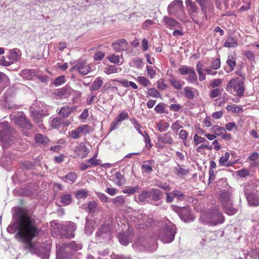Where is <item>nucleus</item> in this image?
<instances>
[{
  "instance_id": "nucleus-1",
  "label": "nucleus",
  "mask_w": 259,
  "mask_h": 259,
  "mask_svg": "<svg viewBox=\"0 0 259 259\" xmlns=\"http://www.w3.org/2000/svg\"><path fill=\"white\" fill-rule=\"evenodd\" d=\"M14 218L17 223L18 229L17 235L25 243L24 248L29 249L31 253H36L40 256V253L37 249L38 245L31 242V240L37 235L38 232L34 225L31 212L26 209L18 208Z\"/></svg>"
},
{
  "instance_id": "nucleus-2",
  "label": "nucleus",
  "mask_w": 259,
  "mask_h": 259,
  "mask_svg": "<svg viewBox=\"0 0 259 259\" xmlns=\"http://www.w3.org/2000/svg\"><path fill=\"white\" fill-rule=\"evenodd\" d=\"M200 219L203 223L211 226L222 224L225 220L222 213L217 208L203 212L200 216Z\"/></svg>"
},
{
  "instance_id": "nucleus-3",
  "label": "nucleus",
  "mask_w": 259,
  "mask_h": 259,
  "mask_svg": "<svg viewBox=\"0 0 259 259\" xmlns=\"http://www.w3.org/2000/svg\"><path fill=\"white\" fill-rule=\"evenodd\" d=\"M176 226L169 221L165 222L160 230L159 239L164 243L172 242L176 234Z\"/></svg>"
},
{
  "instance_id": "nucleus-4",
  "label": "nucleus",
  "mask_w": 259,
  "mask_h": 259,
  "mask_svg": "<svg viewBox=\"0 0 259 259\" xmlns=\"http://www.w3.org/2000/svg\"><path fill=\"white\" fill-rule=\"evenodd\" d=\"M15 134L14 130L11 127L8 122H4L0 123V141L3 147H8L12 143V137Z\"/></svg>"
},
{
  "instance_id": "nucleus-5",
  "label": "nucleus",
  "mask_w": 259,
  "mask_h": 259,
  "mask_svg": "<svg viewBox=\"0 0 259 259\" xmlns=\"http://www.w3.org/2000/svg\"><path fill=\"white\" fill-rule=\"evenodd\" d=\"M226 90L237 96H243L244 92L243 80L238 77L231 79L226 84Z\"/></svg>"
},
{
  "instance_id": "nucleus-6",
  "label": "nucleus",
  "mask_w": 259,
  "mask_h": 259,
  "mask_svg": "<svg viewBox=\"0 0 259 259\" xmlns=\"http://www.w3.org/2000/svg\"><path fill=\"white\" fill-rule=\"evenodd\" d=\"M232 193L229 191H222L220 195V200L227 214L234 215L237 212V209L233 205L231 199Z\"/></svg>"
},
{
  "instance_id": "nucleus-7",
  "label": "nucleus",
  "mask_w": 259,
  "mask_h": 259,
  "mask_svg": "<svg viewBox=\"0 0 259 259\" xmlns=\"http://www.w3.org/2000/svg\"><path fill=\"white\" fill-rule=\"evenodd\" d=\"M10 118L22 131L30 130L32 127L31 122L23 112L13 113L10 115Z\"/></svg>"
},
{
  "instance_id": "nucleus-8",
  "label": "nucleus",
  "mask_w": 259,
  "mask_h": 259,
  "mask_svg": "<svg viewBox=\"0 0 259 259\" xmlns=\"http://www.w3.org/2000/svg\"><path fill=\"white\" fill-rule=\"evenodd\" d=\"M155 240L149 238V236L139 238L134 244L136 248L143 246L147 250L152 251H155L157 248L156 243H154Z\"/></svg>"
},
{
  "instance_id": "nucleus-9",
  "label": "nucleus",
  "mask_w": 259,
  "mask_h": 259,
  "mask_svg": "<svg viewBox=\"0 0 259 259\" xmlns=\"http://www.w3.org/2000/svg\"><path fill=\"white\" fill-rule=\"evenodd\" d=\"M111 238V233L109 226L103 225L96 233V239L99 243L108 241Z\"/></svg>"
},
{
  "instance_id": "nucleus-10",
  "label": "nucleus",
  "mask_w": 259,
  "mask_h": 259,
  "mask_svg": "<svg viewBox=\"0 0 259 259\" xmlns=\"http://www.w3.org/2000/svg\"><path fill=\"white\" fill-rule=\"evenodd\" d=\"M76 230V225L73 222H67L61 226V233L67 238H72L75 236L74 232Z\"/></svg>"
},
{
  "instance_id": "nucleus-11",
  "label": "nucleus",
  "mask_w": 259,
  "mask_h": 259,
  "mask_svg": "<svg viewBox=\"0 0 259 259\" xmlns=\"http://www.w3.org/2000/svg\"><path fill=\"white\" fill-rule=\"evenodd\" d=\"M183 10V3L181 0H175L171 2L167 7L169 14L176 15Z\"/></svg>"
},
{
  "instance_id": "nucleus-12",
  "label": "nucleus",
  "mask_w": 259,
  "mask_h": 259,
  "mask_svg": "<svg viewBox=\"0 0 259 259\" xmlns=\"http://www.w3.org/2000/svg\"><path fill=\"white\" fill-rule=\"evenodd\" d=\"M89 132V126L87 124H83L69 132V135L72 139H76L80 138L82 135H85Z\"/></svg>"
},
{
  "instance_id": "nucleus-13",
  "label": "nucleus",
  "mask_w": 259,
  "mask_h": 259,
  "mask_svg": "<svg viewBox=\"0 0 259 259\" xmlns=\"http://www.w3.org/2000/svg\"><path fill=\"white\" fill-rule=\"evenodd\" d=\"M128 117V114L126 111H122L116 117L114 120L111 123L110 127V131L117 128L118 124L123 120L127 119Z\"/></svg>"
},
{
  "instance_id": "nucleus-14",
  "label": "nucleus",
  "mask_w": 259,
  "mask_h": 259,
  "mask_svg": "<svg viewBox=\"0 0 259 259\" xmlns=\"http://www.w3.org/2000/svg\"><path fill=\"white\" fill-rule=\"evenodd\" d=\"M180 217L182 220L185 222L192 221L194 218L191 214V210L189 207H184L180 209Z\"/></svg>"
},
{
  "instance_id": "nucleus-15",
  "label": "nucleus",
  "mask_w": 259,
  "mask_h": 259,
  "mask_svg": "<svg viewBox=\"0 0 259 259\" xmlns=\"http://www.w3.org/2000/svg\"><path fill=\"white\" fill-rule=\"evenodd\" d=\"M30 111L34 121L38 125V126H40L41 125V119L45 115L44 112L42 111L35 110L33 106L30 107Z\"/></svg>"
},
{
  "instance_id": "nucleus-16",
  "label": "nucleus",
  "mask_w": 259,
  "mask_h": 259,
  "mask_svg": "<svg viewBox=\"0 0 259 259\" xmlns=\"http://www.w3.org/2000/svg\"><path fill=\"white\" fill-rule=\"evenodd\" d=\"M77 67V70L80 74L82 75L87 74L91 70L90 65L84 61H79L75 66Z\"/></svg>"
},
{
  "instance_id": "nucleus-17",
  "label": "nucleus",
  "mask_w": 259,
  "mask_h": 259,
  "mask_svg": "<svg viewBox=\"0 0 259 259\" xmlns=\"http://www.w3.org/2000/svg\"><path fill=\"white\" fill-rule=\"evenodd\" d=\"M162 192L161 190L157 189H152L149 191V199L147 201L149 202L152 200L154 201H159L161 199Z\"/></svg>"
},
{
  "instance_id": "nucleus-18",
  "label": "nucleus",
  "mask_w": 259,
  "mask_h": 259,
  "mask_svg": "<svg viewBox=\"0 0 259 259\" xmlns=\"http://www.w3.org/2000/svg\"><path fill=\"white\" fill-rule=\"evenodd\" d=\"M189 14L193 21L197 23V21L194 19V14L197 13L198 8L192 0H186L185 2Z\"/></svg>"
},
{
  "instance_id": "nucleus-19",
  "label": "nucleus",
  "mask_w": 259,
  "mask_h": 259,
  "mask_svg": "<svg viewBox=\"0 0 259 259\" xmlns=\"http://www.w3.org/2000/svg\"><path fill=\"white\" fill-rule=\"evenodd\" d=\"M113 49L117 52L125 51L128 49V44L124 39H120L112 43Z\"/></svg>"
},
{
  "instance_id": "nucleus-20",
  "label": "nucleus",
  "mask_w": 259,
  "mask_h": 259,
  "mask_svg": "<svg viewBox=\"0 0 259 259\" xmlns=\"http://www.w3.org/2000/svg\"><path fill=\"white\" fill-rule=\"evenodd\" d=\"M70 93L71 89L70 88H63L58 89L54 95L57 99H62L68 97Z\"/></svg>"
},
{
  "instance_id": "nucleus-21",
  "label": "nucleus",
  "mask_w": 259,
  "mask_h": 259,
  "mask_svg": "<svg viewBox=\"0 0 259 259\" xmlns=\"http://www.w3.org/2000/svg\"><path fill=\"white\" fill-rule=\"evenodd\" d=\"M163 21L167 28H176L181 27V24L171 17L165 16L163 18Z\"/></svg>"
},
{
  "instance_id": "nucleus-22",
  "label": "nucleus",
  "mask_w": 259,
  "mask_h": 259,
  "mask_svg": "<svg viewBox=\"0 0 259 259\" xmlns=\"http://www.w3.org/2000/svg\"><path fill=\"white\" fill-rule=\"evenodd\" d=\"M74 152L78 156L81 157V158L85 157L89 153V150L83 144H81L79 146L75 147Z\"/></svg>"
},
{
  "instance_id": "nucleus-23",
  "label": "nucleus",
  "mask_w": 259,
  "mask_h": 259,
  "mask_svg": "<svg viewBox=\"0 0 259 259\" xmlns=\"http://www.w3.org/2000/svg\"><path fill=\"white\" fill-rule=\"evenodd\" d=\"M21 56V51L17 48L10 50L8 58L10 60L12 64L14 61H17Z\"/></svg>"
},
{
  "instance_id": "nucleus-24",
  "label": "nucleus",
  "mask_w": 259,
  "mask_h": 259,
  "mask_svg": "<svg viewBox=\"0 0 259 259\" xmlns=\"http://www.w3.org/2000/svg\"><path fill=\"white\" fill-rule=\"evenodd\" d=\"M132 237V234L130 233L129 230L127 232L119 233L118 234L119 240L120 243L125 246L128 244Z\"/></svg>"
},
{
  "instance_id": "nucleus-25",
  "label": "nucleus",
  "mask_w": 259,
  "mask_h": 259,
  "mask_svg": "<svg viewBox=\"0 0 259 259\" xmlns=\"http://www.w3.org/2000/svg\"><path fill=\"white\" fill-rule=\"evenodd\" d=\"M247 199L250 205L256 206L259 205V194L249 193L247 196Z\"/></svg>"
},
{
  "instance_id": "nucleus-26",
  "label": "nucleus",
  "mask_w": 259,
  "mask_h": 259,
  "mask_svg": "<svg viewBox=\"0 0 259 259\" xmlns=\"http://www.w3.org/2000/svg\"><path fill=\"white\" fill-rule=\"evenodd\" d=\"M158 141L163 144H172L174 143V139L169 133L160 135L157 138Z\"/></svg>"
},
{
  "instance_id": "nucleus-27",
  "label": "nucleus",
  "mask_w": 259,
  "mask_h": 259,
  "mask_svg": "<svg viewBox=\"0 0 259 259\" xmlns=\"http://www.w3.org/2000/svg\"><path fill=\"white\" fill-rule=\"evenodd\" d=\"M76 109L77 107L76 106L72 107L68 106H64L60 109L59 114L63 117H67L72 112L76 110Z\"/></svg>"
},
{
  "instance_id": "nucleus-28",
  "label": "nucleus",
  "mask_w": 259,
  "mask_h": 259,
  "mask_svg": "<svg viewBox=\"0 0 259 259\" xmlns=\"http://www.w3.org/2000/svg\"><path fill=\"white\" fill-rule=\"evenodd\" d=\"M139 223L141 225H144L146 227H149L153 223V219L149 218L146 214H141L138 217Z\"/></svg>"
},
{
  "instance_id": "nucleus-29",
  "label": "nucleus",
  "mask_w": 259,
  "mask_h": 259,
  "mask_svg": "<svg viewBox=\"0 0 259 259\" xmlns=\"http://www.w3.org/2000/svg\"><path fill=\"white\" fill-rule=\"evenodd\" d=\"M238 45V40L236 38L229 36L227 38L224 46L227 48H236Z\"/></svg>"
},
{
  "instance_id": "nucleus-30",
  "label": "nucleus",
  "mask_w": 259,
  "mask_h": 259,
  "mask_svg": "<svg viewBox=\"0 0 259 259\" xmlns=\"http://www.w3.org/2000/svg\"><path fill=\"white\" fill-rule=\"evenodd\" d=\"M185 95L186 98L192 100L195 98V94L197 91L192 87H186L184 88Z\"/></svg>"
},
{
  "instance_id": "nucleus-31",
  "label": "nucleus",
  "mask_w": 259,
  "mask_h": 259,
  "mask_svg": "<svg viewBox=\"0 0 259 259\" xmlns=\"http://www.w3.org/2000/svg\"><path fill=\"white\" fill-rule=\"evenodd\" d=\"M169 82L170 84L176 90H180L182 89L183 86L184 85L185 82L180 80H178L177 78L172 77L169 80Z\"/></svg>"
},
{
  "instance_id": "nucleus-32",
  "label": "nucleus",
  "mask_w": 259,
  "mask_h": 259,
  "mask_svg": "<svg viewBox=\"0 0 259 259\" xmlns=\"http://www.w3.org/2000/svg\"><path fill=\"white\" fill-rule=\"evenodd\" d=\"M88 211L90 213H96L100 211V208L94 201H90L88 204Z\"/></svg>"
},
{
  "instance_id": "nucleus-33",
  "label": "nucleus",
  "mask_w": 259,
  "mask_h": 259,
  "mask_svg": "<svg viewBox=\"0 0 259 259\" xmlns=\"http://www.w3.org/2000/svg\"><path fill=\"white\" fill-rule=\"evenodd\" d=\"M103 84V81L102 78L98 77L93 82L90 87V90L92 91H97L101 87Z\"/></svg>"
},
{
  "instance_id": "nucleus-34",
  "label": "nucleus",
  "mask_w": 259,
  "mask_h": 259,
  "mask_svg": "<svg viewBox=\"0 0 259 259\" xmlns=\"http://www.w3.org/2000/svg\"><path fill=\"white\" fill-rule=\"evenodd\" d=\"M189 172V170L187 169H185L181 167L179 164L174 168V172L178 176H183L187 175Z\"/></svg>"
},
{
  "instance_id": "nucleus-35",
  "label": "nucleus",
  "mask_w": 259,
  "mask_h": 259,
  "mask_svg": "<svg viewBox=\"0 0 259 259\" xmlns=\"http://www.w3.org/2000/svg\"><path fill=\"white\" fill-rule=\"evenodd\" d=\"M35 140L36 143L40 144L43 146L47 145L49 142V139L40 134H37L35 135Z\"/></svg>"
},
{
  "instance_id": "nucleus-36",
  "label": "nucleus",
  "mask_w": 259,
  "mask_h": 259,
  "mask_svg": "<svg viewBox=\"0 0 259 259\" xmlns=\"http://www.w3.org/2000/svg\"><path fill=\"white\" fill-rule=\"evenodd\" d=\"M114 181L118 186H122L124 184L125 179L123 175L119 172H116L114 176Z\"/></svg>"
},
{
  "instance_id": "nucleus-37",
  "label": "nucleus",
  "mask_w": 259,
  "mask_h": 259,
  "mask_svg": "<svg viewBox=\"0 0 259 259\" xmlns=\"http://www.w3.org/2000/svg\"><path fill=\"white\" fill-rule=\"evenodd\" d=\"M227 64L229 67L228 70H226V71L228 72H230L232 71L236 65V58L229 56L227 60Z\"/></svg>"
},
{
  "instance_id": "nucleus-38",
  "label": "nucleus",
  "mask_w": 259,
  "mask_h": 259,
  "mask_svg": "<svg viewBox=\"0 0 259 259\" xmlns=\"http://www.w3.org/2000/svg\"><path fill=\"white\" fill-rule=\"evenodd\" d=\"M113 81H118L125 88L131 87L134 89H138V86L135 82L131 81H128L126 79H122L121 80H118L117 79H113Z\"/></svg>"
},
{
  "instance_id": "nucleus-39",
  "label": "nucleus",
  "mask_w": 259,
  "mask_h": 259,
  "mask_svg": "<svg viewBox=\"0 0 259 259\" xmlns=\"http://www.w3.org/2000/svg\"><path fill=\"white\" fill-rule=\"evenodd\" d=\"M230 158V154L228 152H226L224 156H222L219 159V163L220 165H224L226 166H230L231 163L228 162Z\"/></svg>"
},
{
  "instance_id": "nucleus-40",
  "label": "nucleus",
  "mask_w": 259,
  "mask_h": 259,
  "mask_svg": "<svg viewBox=\"0 0 259 259\" xmlns=\"http://www.w3.org/2000/svg\"><path fill=\"white\" fill-rule=\"evenodd\" d=\"M147 199H149V191L144 190L139 195L138 202L141 204L145 203Z\"/></svg>"
},
{
  "instance_id": "nucleus-41",
  "label": "nucleus",
  "mask_w": 259,
  "mask_h": 259,
  "mask_svg": "<svg viewBox=\"0 0 259 259\" xmlns=\"http://www.w3.org/2000/svg\"><path fill=\"white\" fill-rule=\"evenodd\" d=\"M94 222L93 221L86 219V224L85 226V233L87 234H91L94 230Z\"/></svg>"
},
{
  "instance_id": "nucleus-42",
  "label": "nucleus",
  "mask_w": 259,
  "mask_h": 259,
  "mask_svg": "<svg viewBox=\"0 0 259 259\" xmlns=\"http://www.w3.org/2000/svg\"><path fill=\"white\" fill-rule=\"evenodd\" d=\"M61 202L64 205H67L71 203L72 198L70 194H64L60 198Z\"/></svg>"
},
{
  "instance_id": "nucleus-43",
  "label": "nucleus",
  "mask_w": 259,
  "mask_h": 259,
  "mask_svg": "<svg viewBox=\"0 0 259 259\" xmlns=\"http://www.w3.org/2000/svg\"><path fill=\"white\" fill-rule=\"evenodd\" d=\"M89 194L88 190L85 189H80L75 192V196L77 199H84Z\"/></svg>"
},
{
  "instance_id": "nucleus-44",
  "label": "nucleus",
  "mask_w": 259,
  "mask_h": 259,
  "mask_svg": "<svg viewBox=\"0 0 259 259\" xmlns=\"http://www.w3.org/2000/svg\"><path fill=\"white\" fill-rule=\"evenodd\" d=\"M212 132L216 136H220L223 135V133L225 132V129L218 125H213L211 128Z\"/></svg>"
},
{
  "instance_id": "nucleus-45",
  "label": "nucleus",
  "mask_w": 259,
  "mask_h": 259,
  "mask_svg": "<svg viewBox=\"0 0 259 259\" xmlns=\"http://www.w3.org/2000/svg\"><path fill=\"white\" fill-rule=\"evenodd\" d=\"M62 123V120L60 117H56L50 122V125L54 128L59 127Z\"/></svg>"
},
{
  "instance_id": "nucleus-46",
  "label": "nucleus",
  "mask_w": 259,
  "mask_h": 259,
  "mask_svg": "<svg viewBox=\"0 0 259 259\" xmlns=\"http://www.w3.org/2000/svg\"><path fill=\"white\" fill-rule=\"evenodd\" d=\"M65 246V249L67 252H68L70 249L74 251L81 248V247H80L79 245L76 244L74 242H71L70 243L66 244Z\"/></svg>"
},
{
  "instance_id": "nucleus-47",
  "label": "nucleus",
  "mask_w": 259,
  "mask_h": 259,
  "mask_svg": "<svg viewBox=\"0 0 259 259\" xmlns=\"http://www.w3.org/2000/svg\"><path fill=\"white\" fill-rule=\"evenodd\" d=\"M194 70L193 68L187 66H182L179 69V71L182 75H189Z\"/></svg>"
},
{
  "instance_id": "nucleus-48",
  "label": "nucleus",
  "mask_w": 259,
  "mask_h": 259,
  "mask_svg": "<svg viewBox=\"0 0 259 259\" xmlns=\"http://www.w3.org/2000/svg\"><path fill=\"white\" fill-rule=\"evenodd\" d=\"M61 179L63 180H65V179H66L71 182L72 183H73L76 181L77 179V176L75 172H70L67 174L65 176L62 177Z\"/></svg>"
},
{
  "instance_id": "nucleus-49",
  "label": "nucleus",
  "mask_w": 259,
  "mask_h": 259,
  "mask_svg": "<svg viewBox=\"0 0 259 259\" xmlns=\"http://www.w3.org/2000/svg\"><path fill=\"white\" fill-rule=\"evenodd\" d=\"M169 127V124L167 122H159L157 124L158 130L160 132H163L167 130Z\"/></svg>"
},
{
  "instance_id": "nucleus-50",
  "label": "nucleus",
  "mask_w": 259,
  "mask_h": 259,
  "mask_svg": "<svg viewBox=\"0 0 259 259\" xmlns=\"http://www.w3.org/2000/svg\"><path fill=\"white\" fill-rule=\"evenodd\" d=\"M112 201L116 206H121L124 203V199L123 196H119L113 199Z\"/></svg>"
},
{
  "instance_id": "nucleus-51",
  "label": "nucleus",
  "mask_w": 259,
  "mask_h": 259,
  "mask_svg": "<svg viewBox=\"0 0 259 259\" xmlns=\"http://www.w3.org/2000/svg\"><path fill=\"white\" fill-rule=\"evenodd\" d=\"M137 80L142 85L147 87L150 83V81L147 78L143 76H138Z\"/></svg>"
},
{
  "instance_id": "nucleus-52",
  "label": "nucleus",
  "mask_w": 259,
  "mask_h": 259,
  "mask_svg": "<svg viewBox=\"0 0 259 259\" xmlns=\"http://www.w3.org/2000/svg\"><path fill=\"white\" fill-rule=\"evenodd\" d=\"M186 80L190 83H195L197 81V77L194 70L189 74V76L187 77Z\"/></svg>"
},
{
  "instance_id": "nucleus-53",
  "label": "nucleus",
  "mask_w": 259,
  "mask_h": 259,
  "mask_svg": "<svg viewBox=\"0 0 259 259\" xmlns=\"http://www.w3.org/2000/svg\"><path fill=\"white\" fill-rule=\"evenodd\" d=\"M142 136L144 137V141L145 142V147L147 149H150L152 146L151 143V140L147 132H144V134Z\"/></svg>"
},
{
  "instance_id": "nucleus-54",
  "label": "nucleus",
  "mask_w": 259,
  "mask_h": 259,
  "mask_svg": "<svg viewBox=\"0 0 259 259\" xmlns=\"http://www.w3.org/2000/svg\"><path fill=\"white\" fill-rule=\"evenodd\" d=\"M88 162L92 166H97L100 165L101 164V160L100 159H97L95 158V156H93L92 158H90L88 160Z\"/></svg>"
},
{
  "instance_id": "nucleus-55",
  "label": "nucleus",
  "mask_w": 259,
  "mask_h": 259,
  "mask_svg": "<svg viewBox=\"0 0 259 259\" xmlns=\"http://www.w3.org/2000/svg\"><path fill=\"white\" fill-rule=\"evenodd\" d=\"M148 95L153 98H158L160 96V93L155 88L149 89L148 91Z\"/></svg>"
},
{
  "instance_id": "nucleus-56",
  "label": "nucleus",
  "mask_w": 259,
  "mask_h": 259,
  "mask_svg": "<svg viewBox=\"0 0 259 259\" xmlns=\"http://www.w3.org/2000/svg\"><path fill=\"white\" fill-rule=\"evenodd\" d=\"M222 80L221 78L214 79L211 81L209 85L211 88H214L219 87L222 84Z\"/></svg>"
},
{
  "instance_id": "nucleus-57",
  "label": "nucleus",
  "mask_w": 259,
  "mask_h": 259,
  "mask_svg": "<svg viewBox=\"0 0 259 259\" xmlns=\"http://www.w3.org/2000/svg\"><path fill=\"white\" fill-rule=\"evenodd\" d=\"M221 90L217 88L211 91L209 95L211 98H215L219 97L221 95Z\"/></svg>"
},
{
  "instance_id": "nucleus-58",
  "label": "nucleus",
  "mask_w": 259,
  "mask_h": 259,
  "mask_svg": "<svg viewBox=\"0 0 259 259\" xmlns=\"http://www.w3.org/2000/svg\"><path fill=\"white\" fill-rule=\"evenodd\" d=\"M65 82V76L64 75H61L55 79L54 81V83L56 86H59Z\"/></svg>"
},
{
  "instance_id": "nucleus-59",
  "label": "nucleus",
  "mask_w": 259,
  "mask_h": 259,
  "mask_svg": "<svg viewBox=\"0 0 259 259\" xmlns=\"http://www.w3.org/2000/svg\"><path fill=\"white\" fill-rule=\"evenodd\" d=\"M146 70L148 76L151 78H154L156 75V71L153 69L152 67L151 66H147L146 67Z\"/></svg>"
},
{
  "instance_id": "nucleus-60",
  "label": "nucleus",
  "mask_w": 259,
  "mask_h": 259,
  "mask_svg": "<svg viewBox=\"0 0 259 259\" xmlns=\"http://www.w3.org/2000/svg\"><path fill=\"white\" fill-rule=\"evenodd\" d=\"M212 148V146H209V145L205 144H202L201 145L198 146L196 148V151L198 153H201L202 152V149H203L211 150Z\"/></svg>"
},
{
  "instance_id": "nucleus-61",
  "label": "nucleus",
  "mask_w": 259,
  "mask_h": 259,
  "mask_svg": "<svg viewBox=\"0 0 259 259\" xmlns=\"http://www.w3.org/2000/svg\"><path fill=\"white\" fill-rule=\"evenodd\" d=\"M205 141L206 140L205 138L199 136L197 134H195L194 136V142L195 145H198Z\"/></svg>"
},
{
  "instance_id": "nucleus-62",
  "label": "nucleus",
  "mask_w": 259,
  "mask_h": 259,
  "mask_svg": "<svg viewBox=\"0 0 259 259\" xmlns=\"http://www.w3.org/2000/svg\"><path fill=\"white\" fill-rule=\"evenodd\" d=\"M174 197L177 198L179 200H182L185 197V195L181 191L179 190H174L172 191Z\"/></svg>"
},
{
  "instance_id": "nucleus-63",
  "label": "nucleus",
  "mask_w": 259,
  "mask_h": 259,
  "mask_svg": "<svg viewBox=\"0 0 259 259\" xmlns=\"http://www.w3.org/2000/svg\"><path fill=\"white\" fill-rule=\"evenodd\" d=\"M108 60L114 64H119L120 63V58L118 56H116L113 55L110 57H108Z\"/></svg>"
},
{
  "instance_id": "nucleus-64",
  "label": "nucleus",
  "mask_w": 259,
  "mask_h": 259,
  "mask_svg": "<svg viewBox=\"0 0 259 259\" xmlns=\"http://www.w3.org/2000/svg\"><path fill=\"white\" fill-rule=\"evenodd\" d=\"M221 62L220 59H216L213 60L211 64V68L213 69H218L220 67Z\"/></svg>"
}]
</instances>
